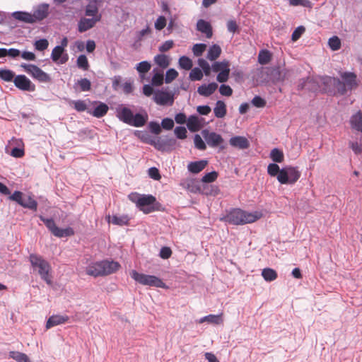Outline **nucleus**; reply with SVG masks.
<instances>
[{
  "label": "nucleus",
  "instance_id": "1",
  "mask_svg": "<svg viewBox=\"0 0 362 362\" xmlns=\"http://www.w3.org/2000/svg\"><path fill=\"white\" fill-rule=\"evenodd\" d=\"M267 173L272 177H276L279 182L282 185H293L301 175L297 167L286 166L280 169L275 163L268 165Z\"/></svg>",
  "mask_w": 362,
  "mask_h": 362
},
{
  "label": "nucleus",
  "instance_id": "2",
  "mask_svg": "<svg viewBox=\"0 0 362 362\" xmlns=\"http://www.w3.org/2000/svg\"><path fill=\"white\" fill-rule=\"evenodd\" d=\"M128 197L139 210L146 214L163 209L162 205L151 194H140L137 192H132L129 194Z\"/></svg>",
  "mask_w": 362,
  "mask_h": 362
},
{
  "label": "nucleus",
  "instance_id": "3",
  "mask_svg": "<svg viewBox=\"0 0 362 362\" xmlns=\"http://www.w3.org/2000/svg\"><path fill=\"white\" fill-rule=\"evenodd\" d=\"M119 267L120 264L117 262L105 259L89 264L86 269V273L94 277L103 276L116 272Z\"/></svg>",
  "mask_w": 362,
  "mask_h": 362
},
{
  "label": "nucleus",
  "instance_id": "4",
  "mask_svg": "<svg viewBox=\"0 0 362 362\" xmlns=\"http://www.w3.org/2000/svg\"><path fill=\"white\" fill-rule=\"evenodd\" d=\"M262 217L261 212H247L240 209H233L224 217V220L233 225L251 223Z\"/></svg>",
  "mask_w": 362,
  "mask_h": 362
},
{
  "label": "nucleus",
  "instance_id": "5",
  "mask_svg": "<svg viewBox=\"0 0 362 362\" xmlns=\"http://www.w3.org/2000/svg\"><path fill=\"white\" fill-rule=\"evenodd\" d=\"M29 261L33 271L36 272L40 275V278L48 285H52V280L50 274L51 267L49 263L42 257L35 254L30 255Z\"/></svg>",
  "mask_w": 362,
  "mask_h": 362
},
{
  "label": "nucleus",
  "instance_id": "6",
  "mask_svg": "<svg viewBox=\"0 0 362 362\" xmlns=\"http://www.w3.org/2000/svg\"><path fill=\"white\" fill-rule=\"evenodd\" d=\"M320 83L324 86L325 92L330 95H344L346 93L345 84L338 78L328 76H322Z\"/></svg>",
  "mask_w": 362,
  "mask_h": 362
},
{
  "label": "nucleus",
  "instance_id": "7",
  "mask_svg": "<svg viewBox=\"0 0 362 362\" xmlns=\"http://www.w3.org/2000/svg\"><path fill=\"white\" fill-rule=\"evenodd\" d=\"M130 275L134 280L142 285L155 286L157 288L166 287L165 284L156 276L141 274L136 270H132Z\"/></svg>",
  "mask_w": 362,
  "mask_h": 362
},
{
  "label": "nucleus",
  "instance_id": "8",
  "mask_svg": "<svg viewBox=\"0 0 362 362\" xmlns=\"http://www.w3.org/2000/svg\"><path fill=\"white\" fill-rule=\"evenodd\" d=\"M21 67L34 79L40 83H50L52 81V78L49 74H47L35 64L23 63L21 64Z\"/></svg>",
  "mask_w": 362,
  "mask_h": 362
},
{
  "label": "nucleus",
  "instance_id": "9",
  "mask_svg": "<svg viewBox=\"0 0 362 362\" xmlns=\"http://www.w3.org/2000/svg\"><path fill=\"white\" fill-rule=\"evenodd\" d=\"M12 201L17 202L21 206L36 211L37 209V202L31 196L24 194L20 191H15L13 194L9 197Z\"/></svg>",
  "mask_w": 362,
  "mask_h": 362
},
{
  "label": "nucleus",
  "instance_id": "10",
  "mask_svg": "<svg viewBox=\"0 0 362 362\" xmlns=\"http://www.w3.org/2000/svg\"><path fill=\"white\" fill-rule=\"evenodd\" d=\"M206 143L212 148L218 147L220 151L224 150L226 146L224 145V139L221 134L208 129H203L201 132Z\"/></svg>",
  "mask_w": 362,
  "mask_h": 362
},
{
  "label": "nucleus",
  "instance_id": "11",
  "mask_svg": "<svg viewBox=\"0 0 362 362\" xmlns=\"http://www.w3.org/2000/svg\"><path fill=\"white\" fill-rule=\"evenodd\" d=\"M13 83L18 89L22 91L33 92L36 88L35 85L23 74L16 76Z\"/></svg>",
  "mask_w": 362,
  "mask_h": 362
},
{
  "label": "nucleus",
  "instance_id": "12",
  "mask_svg": "<svg viewBox=\"0 0 362 362\" xmlns=\"http://www.w3.org/2000/svg\"><path fill=\"white\" fill-rule=\"evenodd\" d=\"M153 100L160 105H172L174 103V93L172 91L157 90L154 92Z\"/></svg>",
  "mask_w": 362,
  "mask_h": 362
},
{
  "label": "nucleus",
  "instance_id": "13",
  "mask_svg": "<svg viewBox=\"0 0 362 362\" xmlns=\"http://www.w3.org/2000/svg\"><path fill=\"white\" fill-rule=\"evenodd\" d=\"M320 87V82L317 79L308 77L306 78H302L300 81L298 85V90H305L309 92L315 93L319 90Z\"/></svg>",
  "mask_w": 362,
  "mask_h": 362
},
{
  "label": "nucleus",
  "instance_id": "14",
  "mask_svg": "<svg viewBox=\"0 0 362 362\" xmlns=\"http://www.w3.org/2000/svg\"><path fill=\"white\" fill-rule=\"evenodd\" d=\"M101 20V15L91 18H81L78 23V31L81 33L93 28L97 22Z\"/></svg>",
  "mask_w": 362,
  "mask_h": 362
},
{
  "label": "nucleus",
  "instance_id": "15",
  "mask_svg": "<svg viewBox=\"0 0 362 362\" xmlns=\"http://www.w3.org/2000/svg\"><path fill=\"white\" fill-rule=\"evenodd\" d=\"M49 14V4H41L38 5L33 13H31V16L34 20V23L38 21H41L46 18Z\"/></svg>",
  "mask_w": 362,
  "mask_h": 362
},
{
  "label": "nucleus",
  "instance_id": "16",
  "mask_svg": "<svg viewBox=\"0 0 362 362\" xmlns=\"http://www.w3.org/2000/svg\"><path fill=\"white\" fill-rule=\"evenodd\" d=\"M64 52L65 49H62L59 46H56L52 49L51 54L52 60L57 64H65L69 59V56L66 53H64Z\"/></svg>",
  "mask_w": 362,
  "mask_h": 362
},
{
  "label": "nucleus",
  "instance_id": "17",
  "mask_svg": "<svg viewBox=\"0 0 362 362\" xmlns=\"http://www.w3.org/2000/svg\"><path fill=\"white\" fill-rule=\"evenodd\" d=\"M229 144L233 147L238 149L245 150L250 147L248 139L243 136H235L229 139Z\"/></svg>",
  "mask_w": 362,
  "mask_h": 362
},
{
  "label": "nucleus",
  "instance_id": "18",
  "mask_svg": "<svg viewBox=\"0 0 362 362\" xmlns=\"http://www.w3.org/2000/svg\"><path fill=\"white\" fill-rule=\"evenodd\" d=\"M343 83L345 84V88L351 90L357 86L356 75L351 72H344L341 75Z\"/></svg>",
  "mask_w": 362,
  "mask_h": 362
},
{
  "label": "nucleus",
  "instance_id": "19",
  "mask_svg": "<svg viewBox=\"0 0 362 362\" xmlns=\"http://www.w3.org/2000/svg\"><path fill=\"white\" fill-rule=\"evenodd\" d=\"M197 30L204 34L207 38H211L213 30L211 24L203 19H199L197 23Z\"/></svg>",
  "mask_w": 362,
  "mask_h": 362
},
{
  "label": "nucleus",
  "instance_id": "20",
  "mask_svg": "<svg viewBox=\"0 0 362 362\" xmlns=\"http://www.w3.org/2000/svg\"><path fill=\"white\" fill-rule=\"evenodd\" d=\"M133 115V112L127 107H122L117 110V117L120 121L127 124L131 123Z\"/></svg>",
  "mask_w": 362,
  "mask_h": 362
},
{
  "label": "nucleus",
  "instance_id": "21",
  "mask_svg": "<svg viewBox=\"0 0 362 362\" xmlns=\"http://www.w3.org/2000/svg\"><path fill=\"white\" fill-rule=\"evenodd\" d=\"M218 88V84L215 82L209 84H202L197 88V93L202 96L209 97L212 95Z\"/></svg>",
  "mask_w": 362,
  "mask_h": 362
},
{
  "label": "nucleus",
  "instance_id": "22",
  "mask_svg": "<svg viewBox=\"0 0 362 362\" xmlns=\"http://www.w3.org/2000/svg\"><path fill=\"white\" fill-rule=\"evenodd\" d=\"M351 127L362 134V111L358 110L353 115L349 120Z\"/></svg>",
  "mask_w": 362,
  "mask_h": 362
},
{
  "label": "nucleus",
  "instance_id": "23",
  "mask_svg": "<svg viewBox=\"0 0 362 362\" xmlns=\"http://www.w3.org/2000/svg\"><path fill=\"white\" fill-rule=\"evenodd\" d=\"M148 120V115L144 111L143 113H136L133 115L131 120V123L129 124L130 126L141 127L145 125Z\"/></svg>",
  "mask_w": 362,
  "mask_h": 362
},
{
  "label": "nucleus",
  "instance_id": "24",
  "mask_svg": "<svg viewBox=\"0 0 362 362\" xmlns=\"http://www.w3.org/2000/svg\"><path fill=\"white\" fill-rule=\"evenodd\" d=\"M207 164L208 161L206 160L190 162L187 165V170L192 173L197 174L203 170Z\"/></svg>",
  "mask_w": 362,
  "mask_h": 362
},
{
  "label": "nucleus",
  "instance_id": "25",
  "mask_svg": "<svg viewBox=\"0 0 362 362\" xmlns=\"http://www.w3.org/2000/svg\"><path fill=\"white\" fill-rule=\"evenodd\" d=\"M13 18L25 23H34L31 13L26 11H14L11 13Z\"/></svg>",
  "mask_w": 362,
  "mask_h": 362
},
{
  "label": "nucleus",
  "instance_id": "26",
  "mask_svg": "<svg viewBox=\"0 0 362 362\" xmlns=\"http://www.w3.org/2000/svg\"><path fill=\"white\" fill-rule=\"evenodd\" d=\"M267 75L272 83L281 81L284 78V74L279 68H272L267 70Z\"/></svg>",
  "mask_w": 362,
  "mask_h": 362
},
{
  "label": "nucleus",
  "instance_id": "27",
  "mask_svg": "<svg viewBox=\"0 0 362 362\" xmlns=\"http://www.w3.org/2000/svg\"><path fill=\"white\" fill-rule=\"evenodd\" d=\"M69 320L68 316L63 315H52L51 316L46 323V328L49 329L54 326L63 324Z\"/></svg>",
  "mask_w": 362,
  "mask_h": 362
},
{
  "label": "nucleus",
  "instance_id": "28",
  "mask_svg": "<svg viewBox=\"0 0 362 362\" xmlns=\"http://www.w3.org/2000/svg\"><path fill=\"white\" fill-rule=\"evenodd\" d=\"M214 112L215 117L217 118H223L227 113L226 105L222 100H218L216 103V106L214 108Z\"/></svg>",
  "mask_w": 362,
  "mask_h": 362
},
{
  "label": "nucleus",
  "instance_id": "29",
  "mask_svg": "<svg viewBox=\"0 0 362 362\" xmlns=\"http://www.w3.org/2000/svg\"><path fill=\"white\" fill-rule=\"evenodd\" d=\"M204 322L214 325H220L223 322L222 315H209L202 317L199 321V323Z\"/></svg>",
  "mask_w": 362,
  "mask_h": 362
},
{
  "label": "nucleus",
  "instance_id": "30",
  "mask_svg": "<svg viewBox=\"0 0 362 362\" xmlns=\"http://www.w3.org/2000/svg\"><path fill=\"white\" fill-rule=\"evenodd\" d=\"M221 54V48L219 45L214 44L211 45L207 52L206 58L210 61H214Z\"/></svg>",
  "mask_w": 362,
  "mask_h": 362
},
{
  "label": "nucleus",
  "instance_id": "31",
  "mask_svg": "<svg viewBox=\"0 0 362 362\" xmlns=\"http://www.w3.org/2000/svg\"><path fill=\"white\" fill-rule=\"evenodd\" d=\"M108 109V106L105 103H100L91 114L97 118H100L107 114Z\"/></svg>",
  "mask_w": 362,
  "mask_h": 362
},
{
  "label": "nucleus",
  "instance_id": "32",
  "mask_svg": "<svg viewBox=\"0 0 362 362\" xmlns=\"http://www.w3.org/2000/svg\"><path fill=\"white\" fill-rule=\"evenodd\" d=\"M53 235L57 238L70 237L74 235V230L71 227H67L66 228L57 227Z\"/></svg>",
  "mask_w": 362,
  "mask_h": 362
},
{
  "label": "nucleus",
  "instance_id": "33",
  "mask_svg": "<svg viewBox=\"0 0 362 362\" xmlns=\"http://www.w3.org/2000/svg\"><path fill=\"white\" fill-rule=\"evenodd\" d=\"M187 126L191 132H196L200 129V123L197 115H191L187 119Z\"/></svg>",
  "mask_w": 362,
  "mask_h": 362
},
{
  "label": "nucleus",
  "instance_id": "34",
  "mask_svg": "<svg viewBox=\"0 0 362 362\" xmlns=\"http://www.w3.org/2000/svg\"><path fill=\"white\" fill-rule=\"evenodd\" d=\"M155 63L162 69H166L170 65V60L168 56L160 54L154 57Z\"/></svg>",
  "mask_w": 362,
  "mask_h": 362
},
{
  "label": "nucleus",
  "instance_id": "35",
  "mask_svg": "<svg viewBox=\"0 0 362 362\" xmlns=\"http://www.w3.org/2000/svg\"><path fill=\"white\" fill-rule=\"evenodd\" d=\"M153 72L154 74L151 79V85L154 86H161L163 83V73L157 69H153Z\"/></svg>",
  "mask_w": 362,
  "mask_h": 362
},
{
  "label": "nucleus",
  "instance_id": "36",
  "mask_svg": "<svg viewBox=\"0 0 362 362\" xmlns=\"http://www.w3.org/2000/svg\"><path fill=\"white\" fill-rule=\"evenodd\" d=\"M269 156L275 163H282L284 160L283 151L277 148H274L271 151Z\"/></svg>",
  "mask_w": 362,
  "mask_h": 362
},
{
  "label": "nucleus",
  "instance_id": "37",
  "mask_svg": "<svg viewBox=\"0 0 362 362\" xmlns=\"http://www.w3.org/2000/svg\"><path fill=\"white\" fill-rule=\"evenodd\" d=\"M262 276L266 281H273L277 278V273L271 268L262 269Z\"/></svg>",
  "mask_w": 362,
  "mask_h": 362
},
{
  "label": "nucleus",
  "instance_id": "38",
  "mask_svg": "<svg viewBox=\"0 0 362 362\" xmlns=\"http://www.w3.org/2000/svg\"><path fill=\"white\" fill-rule=\"evenodd\" d=\"M272 59V55L267 49H262L258 54V62L260 64L264 65L268 64Z\"/></svg>",
  "mask_w": 362,
  "mask_h": 362
},
{
  "label": "nucleus",
  "instance_id": "39",
  "mask_svg": "<svg viewBox=\"0 0 362 362\" xmlns=\"http://www.w3.org/2000/svg\"><path fill=\"white\" fill-rule=\"evenodd\" d=\"M230 63L228 60H223L222 62H216L212 66L211 69L214 72H221L222 70L230 69Z\"/></svg>",
  "mask_w": 362,
  "mask_h": 362
},
{
  "label": "nucleus",
  "instance_id": "40",
  "mask_svg": "<svg viewBox=\"0 0 362 362\" xmlns=\"http://www.w3.org/2000/svg\"><path fill=\"white\" fill-rule=\"evenodd\" d=\"M16 77L15 73L6 69H1L0 72V78L6 82L13 81L14 78Z\"/></svg>",
  "mask_w": 362,
  "mask_h": 362
},
{
  "label": "nucleus",
  "instance_id": "41",
  "mask_svg": "<svg viewBox=\"0 0 362 362\" xmlns=\"http://www.w3.org/2000/svg\"><path fill=\"white\" fill-rule=\"evenodd\" d=\"M39 218H40V221H42L45 223V225L46 226L47 229L52 234H54V233L55 231V228H57V227L55 224L54 219L52 218H45V216H43L42 215H40Z\"/></svg>",
  "mask_w": 362,
  "mask_h": 362
},
{
  "label": "nucleus",
  "instance_id": "42",
  "mask_svg": "<svg viewBox=\"0 0 362 362\" xmlns=\"http://www.w3.org/2000/svg\"><path fill=\"white\" fill-rule=\"evenodd\" d=\"M179 66L181 69L185 70H189L192 67V61L186 56H182L179 59Z\"/></svg>",
  "mask_w": 362,
  "mask_h": 362
},
{
  "label": "nucleus",
  "instance_id": "43",
  "mask_svg": "<svg viewBox=\"0 0 362 362\" xmlns=\"http://www.w3.org/2000/svg\"><path fill=\"white\" fill-rule=\"evenodd\" d=\"M80 87V90L82 92L89 91L91 89V83L88 78H81L76 83Z\"/></svg>",
  "mask_w": 362,
  "mask_h": 362
},
{
  "label": "nucleus",
  "instance_id": "44",
  "mask_svg": "<svg viewBox=\"0 0 362 362\" xmlns=\"http://www.w3.org/2000/svg\"><path fill=\"white\" fill-rule=\"evenodd\" d=\"M189 78L192 81H200L203 78V72L199 68L195 67L191 70Z\"/></svg>",
  "mask_w": 362,
  "mask_h": 362
},
{
  "label": "nucleus",
  "instance_id": "45",
  "mask_svg": "<svg viewBox=\"0 0 362 362\" xmlns=\"http://www.w3.org/2000/svg\"><path fill=\"white\" fill-rule=\"evenodd\" d=\"M76 64L78 68L82 69L83 70H88L89 68L88 59L84 54L78 56L76 60Z\"/></svg>",
  "mask_w": 362,
  "mask_h": 362
},
{
  "label": "nucleus",
  "instance_id": "46",
  "mask_svg": "<svg viewBox=\"0 0 362 362\" xmlns=\"http://www.w3.org/2000/svg\"><path fill=\"white\" fill-rule=\"evenodd\" d=\"M85 15L86 16H92V18L98 16V8L97 6L95 4H88L85 9Z\"/></svg>",
  "mask_w": 362,
  "mask_h": 362
},
{
  "label": "nucleus",
  "instance_id": "47",
  "mask_svg": "<svg viewBox=\"0 0 362 362\" xmlns=\"http://www.w3.org/2000/svg\"><path fill=\"white\" fill-rule=\"evenodd\" d=\"M328 45L332 50L337 51L341 47V40L337 36H333L329 39Z\"/></svg>",
  "mask_w": 362,
  "mask_h": 362
},
{
  "label": "nucleus",
  "instance_id": "48",
  "mask_svg": "<svg viewBox=\"0 0 362 362\" xmlns=\"http://www.w3.org/2000/svg\"><path fill=\"white\" fill-rule=\"evenodd\" d=\"M151 64L147 61H143L137 64L136 70L140 74H146L151 69Z\"/></svg>",
  "mask_w": 362,
  "mask_h": 362
},
{
  "label": "nucleus",
  "instance_id": "49",
  "mask_svg": "<svg viewBox=\"0 0 362 362\" xmlns=\"http://www.w3.org/2000/svg\"><path fill=\"white\" fill-rule=\"evenodd\" d=\"M218 177V173L216 171H211L205 174L202 178V182L204 183H210L214 182Z\"/></svg>",
  "mask_w": 362,
  "mask_h": 362
},
{
  "label": "nucleus",
  "instance_id": "50",
  "mask_svg": "<svg viewBox=\"0 0 362 362\" xmlns=\"http://www.w3.org/2000/svg\"><path fill=\"white\" fill-rule=\"evenodd\" d=\"M178 76V72L175 69H170L166 71L165 81L166 83H171Z\"/></svg>",
  "mask_w": 362,
  "mask_h": 362
},
{
  "label": "nucleus",
  "instance_id": "51",
  "mask_svg": "<svg viewBox=\"0 0 362 362\" xmlns=\"http://www.w3.org/2000/svg\"><path fill=\"white\" fill-rule=\"evenodd\" d=\"M198 64L202 69L203 72L206 76H209L211 74V66L209 63L204 59L200 58L198 59Z\"/></svg>",
  "mask_w": 362,
  "mask_h": 362
},
{
  "label": "nucleus",
  "instance_id": "52",
  "mask_svg": "<svg viewBox=\"0 0 362 362\" xmlns=\"http://www.w3.org/2000/svg\"><path fill=\"white\" fill-rule=\"evenodd\" d=\"M227 30L229 33H236L240 32V28L235 20H229L226 23Z\"/></svg>",
  "mask_w": 362,
  "mask_h": 362
},
{
  "label": "nucleus",
  "instance_id": "53",
  "mask_svg": "<svg viewBox=\"0 0 362 362\" xmlns=\"http://www.w3.org/2000/svg\"><path fill=\"white\" fill-rule=\"evenodd\" d=\"M129 219L127 216H113L111 219L112 223L115 225L123 226L128 223Z\"/></svg>",
  "mask_w": 362,
  "mask_h": 362
},
{
  "label": "nucleus",
  "instance_id": "54",
  "mask_svg": "<svg viewBox=\"0 0 362 362\" xmlns=\"http://www.w3.org/2000/svg\"><path fill=\"white\" fill-rule=\"evenodd\" d=\"M194 143L195 147L199 150L204 151L206 148L205 142L203 141V139L199 134L194 135Z\"/></svg>",
  "mask_w": 362,
  "mask_h": 362
},
{
  "label": "nucleus",
  "instance_id": "55",
  "mask_svg": "<svg viewBox=\"0 0 362 362\" xmlns=\"http://www.w3.org/2000/svg\"><path fill=\"white\" fill-rule=\"evenodd\" d=\"M206 48V45L204 43H197L193 46L192 52L197 57H199L202 55L203 52L205 51Z\"/></svg>",
  "mask_w": 362,
  "mask_h": 362
},
{
  "label": "nucleus",
  "instance_id": "56",
  "mask_svg": "<svg viewBox=\"0 0 362 362\" xmlns=\"http://www.w3.org/2000/svg\"><path fill=\"white\" fill-rule=\"evenodd\" d=\"M34 45L37 50L43 51L48 47L49 42L47 39L43 38L35 41Z\"/></svg>",
  "mask_w": 362,
  "mask_h": 362
},
{
  "label": "nucleus",
  "instance_id": "57",
  "mask_svg": "<svg viewBox=\"0 0 362 362\" xmlns=\"http://www.w3.org/2000/svg\"><path fill=\"white\" fill-rule=\"evenodd\" d=\"M349 146L356 155H359L362 153V144L358 141H350Z\"/></svg>",
  "mask_w": 362,
  "mask_h": 362
},
{
  "label": "nucleus",
  "instance_id": "58",
  "mask_svg": "<svg viewBox=\"0 0 362 362\" xmlns=\"http://www.w3.org/2000/svg\"><path fill=\"white\" fill-rule=\"evenodd\" d=\"M305 28L303 25L297 27L291 35V40L295 42L297 41L305 32Z\"/></svg>",
  "mask_w": 362,
  "mask_h": 362
},
{
  "label": "nucleus",
  "instance_id": "59",
  "mask_svg": "<svg viewBox=\"0 0 362 362\" xmlns=\"http://www.w3.org/2000/svg\"><path fill=\"white\" fill-rule=\"evenodd\" d=\"M230 74V69L222 70L216 76V80L220 83L226 82L228 79Z\"/></svg>",
  "mask_w": 362,
  "mask_h": 362
},
{
  "label": "nucleus",
  "instance_id": "60",
  "mask_svg": "<svg viewBox=\"0 0 362 362\" xmlns=\"http://www.w3.org/2000/svg\"><path fill=\"white\" fill-rule=\"evenodd\" d=\"M176 137L179 139H184L187 137V129L184 127H177L174 130Z\"/></svg>",
  "mask_w": 362,
  "mask_h": 362
},
{
  "label": "nucleus",
  "instance_id": "61",
  "mask_svg": "<svg viewBox=\"0 0 362 362\" xmlns=\"http://www.w3.org/2000/svg\"><path fill=\"white\" fill-rule=\"evenodd\" d=\"M136 135H138L139 138L146 144L152 145L153 143H154V139L151 138L148 134L144 133L141 134V132L136 131L135 133Z\"/></svg>",
  "mask_w": 362,
  "mask_h": 362
},
{
  "label": "nucleus",
  "instance_id": "62",
  "mask_svg": "<svg viewBox=\"0 0 362 362\" xmlns=\"http://www.w3.org/2000/svg\"><path fill=\"white\" fill-rule=\"evenodd\" d=\"M251 103L256 107H264L266 105V100L259 95H255Z\"/></svg>",
  "mask_w": 362,
  "mask_h": 362
},
{
  "label": "nucleus",
  "instance_id": "63",
  "mask_svg": "<svg viewBox=\"0 0 362 362\" xmlns=\"http://www.w3.org/2000/svg\"><path fill=\"white\" fill-rule=\"evenodd\" d=\"M74 108L78 112H83L87 109V105L85 101L81 100H74Z\"/></svg>",
  "mask_w": 362,
  "mask_h": 362
},
{
  "label": "nucleus",
  "instance_id": "64",
  "mask_svg": "<svg viewBox=\"0 0 362 362\" xmlns=\"http://www.w3.org/2000/svg\"><path fill=\"white\" fill-rule=\"evenodd\" d=\"M166 25V18L161 16H159L155 22V28L158 30H161Z\"/></svg>",
  "mask_w": 362,
  "mask_h": 362
}]
</instances>
